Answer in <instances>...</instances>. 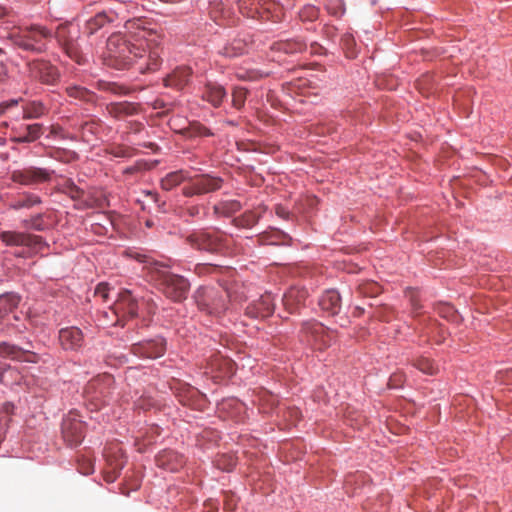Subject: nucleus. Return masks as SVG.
Returning a JSON list of instances; mask_svg holds the SVG:
<instances>
[{
    "label": "nucleus",
    "mask_w": 512,
    "mask_h": 512,
    "mask_svg": "<svg viewBox=\"0 0 512 512\" xmlns=\"http://www.w3.org/2000/svg\"><path fill=\"white\" fill-rule=\"evenodd\" d=\"M146 147L152 148L154 146L153 143H149L148 145H145Z\"/></svg>",
    "instance_id": "69168bd1"
},
{
    "label": "nucleus",
    "mask_w": 512,
    "mask_h": 512,
    "mask_svg": "<svg viewBox=\"0 0 512 512\" xmlns=\"http://www.w3.org/2000/svg\"><path fill=\"white\" fill-rule=\"evenodd\" d=\"M356 310L359 311V315L363 312V309H361L360 307H356Z\"/></svg>",
    "instance_id": "0e129e2a"
},
{
    "label": "nucleus",
    "mask_w": 512,
    "mask_h": 512,
    "mask_svg": "<svg viewBox=\"0 0 512 512\" xmlns=\"http://www.w3.org/2000/svg\"><path fill=\"white\" fill-rule=\"evenodd\" d=\"M201 207L198 205H193L187 208V213L191 217H197L200 215Z\"/></svg>",
    "instance_id": "4d7b16f0"
},
{
    "label": "nucleus",
    "mask_w": 512,
    "mask_h": 512,
    "mask_svg": "<svg viewBox=\"0 0 512 512\" xmlns=\"http://www.w3.org/2000/svg\"><path fill=\"white\" fill-rule=\"evenodd\" d=\"M4 54H5V51L2 48H0V55H4Z\"/></svg>",
    "instance_id": "338daca9"
},
{
    "label": "nucleus",
    "mask_w": 512,
    "mask_h": 512,
    "mask_svg": "<svg viewBox=\"0 0 512 512\" xmlns=\"http://www.w3.org/2000/svg\"><path fill=\"white\" fill-rule=\"evenodd\" d=\"M184 133L188 137H204L212 135L210 130L199 122L191 123L189 127L185 129Z\"/></svg>",
    "instance_id": "72a5a7b5"
},
{
    "label": "nucleus",
    "mask_w": 512,
    "mask_h": 512,
    "mask_svg": "<svg viewBox=\"0 0 512 512\" xmlns=\"http://www.w3.org/2000/svg\"><path fill=\"white\" fill-rule=\"evenodd\" d=\"M23 225L24 227H30L36 231H43L46 228L43 220V214H37L31 217L29 220H24Z\"/></svg>",
    "instance_id": "79ce46f5"
},
{
    "label": "nucleus",
    "mask_w": 512,
    "mask_h": 512,
    "mask_svg": "<svg viewBox=\"0 0 512 512\" xmlns=\"http://www.w3.org/2000/svg\"><path fill=\"white\" fill-rule=\"evenodd\" d=\"M357 291L363 296H376L380 293V286L374 281H365L358 285Z\"/></svg>",
    "instance_id": "c9c22d12"
},
{
    "label": "nucleus",
    "mask_w": 512,
    "mask_h": 512,
    "mask_svg": "<svg viewBox=\"0 0 512 512\" xmlns=\"http://www.w3.org/2000/svg\"><path fill=\"white\" fill-rule=\"evenodd\" d=\"M260 213L256 211H249L244 213L240 218H238L236 221L238 225L250 228L253 227L257 222L259 221Z\"/></svg>",
    "instance_id": "4c0bfd02"
},
{
    "label": "nucleus",
    "mask_w": 512,
    "mask_h": 512,
    "mask_svg": "<svg viewBox=\"0 0 512 512\" xmlns=\"http://www.w3.org/2000/svg\"><path fill=\"white\" fill-rule=\"evenodd\" d=\"M191 75L192 71L189 67H178L164 78V85L181 90L189 83Z\"/></svg>",
    "instance_id": "aec40b11"
},
{
    "label": "nucleus",
    "mask_w": 512,
    "mask_h": 512,
    "mask_svg": "<svg viewBox=\"0 0 512 512\" xmlns=\"http://www.w3.org/2000/svg\"><path fill=\"white\" fill-rule=\"evenodd\" d=\"M53 37L56 38L59 45L72 60L78 64L84 63V57L79 51L75 37L71 31V24L65 23L58 25L55 33H53Z\"/></svg>",
    "instance_id": "f8f14e48"
},
{
    "label": "nucleus",
    "mask_w": 512,
    "mask_h": 512,
    "mask_svg": "<svg viewBox=\"0 0 512 512\" xmlns=\"http://www.w3.org/2000/svg\"><path fill=\"white\" fill-rule=\"evenodd\" d=\"M223 185L220 177L209 174L191 176L189 182L183 187L182 193L186 197L203 195L219 190Z\"/></svg>",
    "instance_id": "9b49d317"
},
{
    "label": "nucleus",
    "mask_w": 512,
    "mask_h": 512,
    "mask_svg": "<svg viewBox=\"0 0 512 512\" xmlns=\"http://www.w3.org/2000/svg\"><path fill=\"white\" fill-rule=\"evenodd\" d=\"M226 96L225 88L217 83L206 84L202 94V98L214 107H219Z\"/></svg>",
    "instance_id": "a878e982"
},
{
    "label": "nucleus",
    "mask_w": 512,
    "mask_h": 512,
    "mask_svg": "<svg viewBox=\"0 0 512 512\" xmlns=\"http://www.w3.org/2000/svg\"><path fill=\"white\" fill-rule=\"evenodd\" d=\"M19 99H11L0 103V116H2L8 109L16 107L19 104Z\"/></svg>",
    "instance_id": "603ef678"
},
{
    "label": "nucleus",
    "mask_w": 512,
    "mask_h": 512,
    "mask_svg": "<svg viewBox=\"0 0 512 512\" xmlns=\"http://www.w3.org/2000/svg\"><path fill=\"white\" fill-rule=\"evenodd\" d=\"M132 352L144 358H158L165 353V344L162 339L145 341L132 345Z\"/></svg>",
    "instance_id": "f3484780"
},
{
    "label": "nucleus",
    "mask_w": 512,
    "mask_h": 512,
    "mask_svg": "<svg viewBox=\"0 0 512 512\" xmlns=\"http://www.w3.org/2000/svg\"><path fill=\"white\" fill-rule=\"evenodd\" d=\"M248 90L244 87H234L232 91V105L236 109H241L246 101Z\"/></svg>",
    "instance_id": "e433bc0d"
},
{
    "label": "nucleus",
    "mask_w": 512,
    "mask_h": 512,
    "mask_svg": "<svg viewBox=\"0 0 512 512\" xmlns=\"http://www.w3.org/2000/svg\"><path fill=\"white\" fill-rule=\"evenodd\" d=\"M140 305H145L148 314L155 312L156 305L151 298L145 297L137 298L130 290L124 289L119 293L118 299L111 308V314L116 317V321L112 325H121L123 320L128 318H135L138 316Z\"/></svg>",
    "instance_id": "20e7f679"
},
{
    "label": "nucleus",
    "mask_w": 512,
    "mask_h": 512,
    "mask_svg": "<svg viewBox=\"0 0 512 512\" xmlns=\"http://www.w3.org/2000/svg\"><path fill=\"white\" fill-rule=\"evenodd\" d=\"M147 194H148V195H150L154 200H156V196H157V195H156L155 193H153V192H148Z\"/></svg>",
    "instance_id": "e2e57ef3"
},
{
    "label": "nucleus",
    "mask_w": 512,
    "mask_h": 512,
    "mask_svg": "<svg viewBox=\"0 0 512 512\" xmlns=\"http://www.w3.org/2000/svg\"><path fill=\"white\" fill-rule=\"evenodd\" d=\"M185 242L193 249L211 254H223L228 249L226 235L219 229H198L189 233Z\"/></svg>",
    "instance_id": "39448f33"
},
{
    "label": "nucleus",
    "mask_w": 512,
    "mask_h": 512,
    "mask_svg": "<svg viewBox=\"0 0 512 512\" xmlns=\"http://www.w3.org/2000/svg\"><path fill=\"white\" fill-rule=\"evenodd\" d=\"M189 176L187 172L183 170L174 171L169 174H167L162 180H161V187L166 190H172L177 185L181 184L184 180L188 179Z\"/></svg>",
    "instance_id": "cd10ccee"
},
{
    "label": "nucleus",
    "mask_w": 512,
    "mask_h": 512,
    "mask_svg": "<svg viewBox=\"0 0 512 512\" xmlns=\"http://www.w3.org/2000/svg\"><path fill=\"white\" fill-rule=\"evenodd\" d=\"M104 456L107 466L109 468H113L114 470L116 469L121 471L126 463L124 453L117 443L111 444L108 448H106Z\"/></svg>",
    "instance_id": "393cba45"
},
{
    "label": "nucleus",
    "mask_w": 512,
    "mask_h": 512,
    "mask_svg": "<svg viewBox=\"0 0 512 512\" xmlns=\"http://www.w3.org/2000/svg\"><path fill=\"white\" fill-rule=\"evenodd\" d=\"M307 297L308 291L305 288L292 287L284 294L283 304L290 313H294L305 305Z\"/></svg>",
    "instance_id": "a211bd4d"
},
{
    "label": "nucleus",
    "mask_w": 512,
    "mask_h": 512,
    "mask_svg": "<svg viewBox=\"0 0 512 512\" xmlns=\"http://www.w3.org/2000/svg\"><path fill=\"white\" fill-rule=\"evenodd\" d=\"M285 53H297L306 49V43L301 40H290L280 44V48Z\"/></svg>",
    "instance_id": "ea45409f"
},
{
    "label": "nucleus",
    "mask_w": 512,
    "mask_h": 512,
    "mask_svg": "<svg viewBox=\"0 0 512 512\" xmlns=\"http://www.w3.org/2000/svg\"><path fill=\"white\" fill-rule=\"evenodd\" d=\"M41 202V198L38 195L33 193H25L21 197L13 200L9 206L13 210H20L24 208L29 209L35 205L40 204Z\"/></svg>",
    "instance_id": "bb28decb"
},
{
    "label": "nucleus",
    "mask_w": 512,
    "mask_h": 512,
    "mask_svg": "<svg viewBox=\"0 0 512 512\" xmlns=\"http://www.w3.org/2000/svg\"><path fill=\"white\" fill-rule=\"evenodd\" d=\"M7 14L5 7L0 6V18H3Z\"/></svg>",
    "instance_id": "bf43d9fd"
},
{
    "label": "nucleus",
    "mask_w": 512,
    "mask_h": 512,
    "mask_svg": "<svg viewBox=\"0 0 512 512\" xmlns=\"http://www.w3.org/2000/svg\"><path fill=\"white\" fill-rule=\"evenodd\" d=\"M240 289L238 284L225 287L223 290L206 287L198 291L196 302L201 311L219 316L226 311L229 300L241 302L247 299Z\"/></svg>",
    "instance_id": "f03ea898"
},
{
    "label": "nucleus",
    "mask_w": 512,
    "mask_h": 512,
    "mask_svg": "<svg viewBox=\"0 0 512 512\" xmlns=\"http://www.w3.org/2000/svg\"><path fill=\"white\" fill-rule=\"evenodd\" d=\"M104 316L108 318V312H104Z\"/></svg>",
    "instance_id": "774afa93"
},
{
    "label": "nucleus",
    "mask_w": 512,
    "mask_h": 512,
    "mask_svg": "<svg viewBox=\"0 0 512 512\" xmlns=\"http://www.w3.org/2000/svg\"><path fill=\"white\" fill-rule=\"evenodd\" d=\"M276 214L281 217V218H287L288 217V214L289 212L282 206H277L276 207Z\"/></svg>",
    "instance_id": "13d9d810"
},
{
    "label": "nucleus",
    "mask_w": 512,
    "mask_h": 512,
    "mask_svg": "<svg viewBox=\"0 0 512 512\" xmlns=\"http://www.w3.org/2000/svg\"><path fill=\"white\" fill-rule=\"evenodd\" d=\"M28 76L32 80L45 85H55L60 78V72L56 66L45 59H33L26 63Z\"/></svg>",
    "instance_id": "1a4fd4ad"
},
{
    "label": "nucleus",
    "mask_w": 512,
    "mask_h": 512,
    "mask_svg": "<svg viewBox=\"0 0 512 512\" xmlns=\"http://www.w3.org/2000/svg\"><path fill=\"white\" fill-rule=\"evenodd\" d=\"M219 368L221 370V377H230L235 373L234 363L230 359L219 360Z\"/></svg>",
    "instance_id": "a18cd8bd"
},
{
    "label": "nucleus",
    "mask_w": 512,
    "mask_h": 512,
    "mask_svg": "<svg viewBox=\"0 0 512 512\" xmlns=\"http://www.w3.org/2000/svg\"><path fill=\"white\" fill-rule=\"evenodd\" d=\"M66 93L69 97L78 99L85 102H90L93 99V93L89 91L88 89L77 86V85H70L66 87Z\"/></svg>",
    "instance_id": "7c9ffc66"
},
{
    "label": "nucleus",
    "mask_w": 512,
    "mask_h": 512,
    "mask_svg": "<svg viewBox=\"0 0 512 512\" xmlns=\"http://www.w3.org/2000/svg\"><path fill=\"white\" fill-rule=\"evenodd\" d=\"M418 370L423 373L433 375L438 371V367L429 358H418Z\"/></svg>",
    "instance_id": "37998d69"
},
{
    "label": "nucleus",
    "mask_w": 512,
    "mask_h": 512,
    "mask_svg": "<svg viewBox=\"0 0 512 512\" xmlns=\"http://www.w3.org/2000/svg\"><path fill=\"white\" fill-rule=\"evenodd\" d=\"M302 332L307 342L319 350L329 347L336 338L334 331L314 320L303 323Z\"/></svg>",
    "instance_id": "9d476101"
},
{
    "label": "nucleus",
    "mask_w": 512,
    "mask_h": 512,
    "mask_svg": "<svg viewBox=\"0 0 512 512\" xmlns=\"http://www.w3.org/2000/svg\"><path fill=\"white\" fill-rule=\"evenodd\" d=\"M341 46L348 58L356 57V42L352 34L345 33L341 37Z\"/></svg>",
    "instance_id": "473e14b6"
},
{
    "label": "nucleus",
    "mask_w": 512,
    "mask_h": 512,
    "mask_svg": "<svg viewBox=\"0 0 512 512\" xmlns=\"http://www.w3.org/2000/svg\"><path fill=\"white\" fill-rule=\"evenodd\" d=\"M113 17L105 12L96 14L93 18L87 21L86 28L89 34L95 33L98 29L103 27L106 23L112 22Z\"/></svg>",
    "instance_id": "c756f323"
},
{
    "label": "nucleus",
    "mask_w": 512,
    "mask_h": 512,
    "mask_svg": "<svg viewBox=\"0 0 512 512\" xmlns=\"http://www.w3.org/2000/svg\"><path fill=\"white\" fill-rule=\"evenodd\" d=\"M286 235L280 231H273L271 233H263L259 236L258 240L262 245H278Z\"/></svg>",
    "instance_id": "f704fd0d"
},
{
    "label": "nucleus",
    "mask_w": 512,
    "mask_h": 512,
    "mask_svg": "<svg viewBox=\"0 0 512 512\" xmlns=\"http://www.w3.org/2000/svg\"><path fill=\"white\" fill-rule=\"evenodd\" d=\"M62 434L70 445H77L84 438L83 425L80 421L65 419L62 424Z\"/></svg>",
    "instance_id": "412c9836"
},
{
    "label": "nucleus",
    "mask_w": 512,
    "mask_h": 512,
    "mask_svg": "<svg viewBox=\"0 0 512 512\" xmlns=\"http://www.w3.org/2000/svg\"><path fill=\"white\" fill-rule=\"evenodd\" d=\"M274 311V299L270 293L262 295L258 301L248 307V313L257 317H268Z\"/></svg>",
    "instance_id": "b1692460"
},
{
    "label": "nucleus",
    "mask_w": 512,
    "mask_h": 512,
    "mask_svg": "<svg viewBox=\"0 0 512 512\" xmlns=\"http://www.w3.org/2000/svg\"><path fill=\"white\" fill-rule=\"evenodd\" d=\"M155 280L160 291L169 299L179 302L187 297L190 284L183 276L173 274L167 270L156 272Z\"/></svg>",
    "instance_id": "423d86ee"
},
{
    "label": "nucleus",
    "mask_w": 512,
    "mask_h": 512,
    "mask_svg": "<svg viewBox=\"0 0 512 512\" xmlns=\"http://www.w3.org/2000/svg\"><path fill=\"white\" fill-rule=\"evenodd\" d=\"M120 475V470H114L113 468H109L108 466L106 467L105 471H104V479L106 482L108 483H113L114 481H116V479L118 478V476Z\"/></svg>",
    "instance_id": "8fccbe9b"
},
{
    "label": "nucleus",
    "mask_w": 512,
    "mask_h": 512,
    "mask_svg": "<svg viewBox=\"0 0 512 512\" xmlns=\"http://www.w3.org/2000/svg\"><path fill=\"white\" fill-rule=\"evenodd\" d=\"M9 77L10 72L7 64H5L4 62H0V85L6 83Z\"/></svg>",
    "instance_id": "864d4df0"
},
{
    "label": "nucleus",
    "mask_w": 512,
    "mask_h": 512,
    "mask_svg": "<svg viewBox=\"0 0 512 512\" xmlns=\"http://www.w3.org/2000/svg\"><path fill=\"white\" fill-rule=\"evenodd\" d=\"M299 15L302 20L312 21L318 17V9L314 6H307L301 10Z\"/></svg>",
    "instance_id": "de8ad7c7"
},
{
    "label": "nucleus",
    "mask_w": 512,
    "mask_h": 512,
    "mask_svg": "<svg viewBox=\"0 0 512 512\" xmlns=\"http://www.w3.org/2000/svg\"><path fill=\"white\" fill-rule=\"evenodd\" d=\"M344 13V8L340 5L339 10L334 11L333 14L335 15H342Z\"/></svg>",
    "instance_id": "052dcab7"
},
{
    "label": "nucleus",
    "mask_w": 512,
    "mask_h": 512,
    "mask_svg": "<svg viewBox=\"0 0 512 512\" xmlns=\"http://www.w3.org/2000/svg\"><path fill=\"white\" fill-rule=\"evenodd\" d=\"M135 127H136V128L134 129V131H135V132H138V131H140V129L142 128V125H141V124H135Z\"/></svg>",
    "instance_id": "680f3d73"
},
{
    "label": "nucleus",
    "mask_w": 512,
    "mask_h": 512,
    "mask_svg": "<svg viewBox=\"0 0 512 512\" xmlns=\"http://www.w3.org/2000/svg\"><path fill=\"white\" fill-rule=\"evenodd\" d=\"M108 114L117 119L122 120L127 116L134 115L138 112V105L131 102H115L106 106Z\"/></svg>",
    "instance_id": "5701e85b"
},
{
    "label": "nucleus",
    "mask_w": 512,
    "mask_h": 512,
    "mask_svg": "<svg viewBox=\"0 0 512 512\" xmlns=\"http://www.w3.org/2000/svg\"><path fill=\"white\" fill-rule=\"evenodd\" d=\"M148 168L147 164L146 163H143V162H137L135 163L134 165L130 166V167H127L125 170H124V174H135L137 172H140L142 170H146Z\"/></svg>",
    "instance_id": "3c124183"
},
{
    "label": "nucleus",
    "mask_w": 512,
    "mask_h": 512,
    "mask_svg": "<svg viewBox=\"0 0 512 512\" xmlns=\"http://www.w3.org/2000/svg\"><path fill=\"white\" fill-rule=\"evenodd\" d=\"M20 300V296L12 292L0 295V323L12 326L18 331H22L15 323L20 321V315L16 312Z\"/></svg>",
    "instance_id": "ddd939ff"
},
{
    "label": "nucleus",
    "mask_w": 512,
    "mask_h": 512,
    "mask_svg": "<svg viewBox=\"0 0 512 512\" xmlns=\"http://www.w3.org/2000/svg\"><path fill=\"white\" fill-rule=\"evenodd\" d=\"M79 471H80V473H82L84 475H89V474L93 473L94 467H93L92 462L87 460V461L83 462L82 464H80Z\"/></svg>",
    "instance_id": "5fc2aeb1"
},
{
    "label": "nucleus",
    "mask_w": 512,
    "mask_h": 512,
    "mask_svg": "<svg viewBox=\"0 0 512 512\" xmlns=\"http://www.w3.org/2000/svg\"><path fill=\"white\" fill-rule=\"evenodd\" d=\"M109 286L107 283H100L95 289V296L101 298L103 301H107L109 298Z\"/></svg>",
    "instance_id": "09e8293b"
},
{
    "label": "nucleus",
    "mask_w": 512,
    "mask_h": 512,
    "mask_svg": "<svg viewBox=\"0 0 512 512\" xmlns=\"http://www.w3.org/2000/svg\"><path fill=\"white\" fill-rule=\"evenodd\" d=\"M52 38L53 32L39 24L21 26L8 35L13 46L33 54L45 53Z\"/></svg>",
    "instance_id": "7ed1b4c3"
},
{
    "label": "nucleus",
    "mask_w": 512,
    "mask_h": 512,
    "mask_svg": "<svg viewBox=\"0 0 512 512\" xmlns=\"http://www.w3.org/2000/svg\"><path fill=\"white\" fill-rule=\"evenodd\" d=\"M320 308L330 315H336L341 309V296L335 289H328L323 292L318 302Z\"/></svg>",
    "instance_id": "6ab92c4d"
},
{
    "label": "nucleus",
    "mask_w": 512,
    "mask_h": 512,
    "mask_svg": "<svg viewBox=\"0 0 512 512\" xmlns=\"http://www.w3.org/2000/svg\"><path fill=\"white\" fill-rule=\"evenodd\" d=\"M241 209V204L237 200L222 201L214 205V214L217 216L228 217Z\"/></svg>",
    "instance_id": "c85d7f7f"
},
{
    "label": "nucleus",
    "mask_w": 512,
    "mask_h": 512,
    "mask_svg": "<svg viewBox=\"0 0 512 512\" xmlns=\"http://www.w3.org/2000/svg\"><path fill=\"white\" fill-rule=\"evenodd\" d=\"M113 383L114 379L110 374H103L92 379L87 384L85 394L95 409H100L102 405L110 400Z\"/></svg>",
    "instance_id": "0eeeda50"
},
{
    "label": "nucleus",
    "mask_w": 512,
    "mask_h": 512,
    "mask_svg": "<svg viewBox=\"0 0 512 512\" xmlns=\"http://www.w3.org/2000/svg\"><path fill=\"white\" fill-rule=\"evenodd\" d=\"M46 113V108L41 102H30L23 108L24 119H37Z\"/></svg>",
    "instance_id": "2f4dec72"
},
{
    "label": "nucleus",
    "mask_w": 512,
    "mask_h": 512,
    "mask_svg": "<svg viewBox=\"0 0 512 512\" xmlns=\"http://www.w3.org/2000/svg\"><path fill=\"white\" fill-rule=\"evenodd\" d=\"M136 150L125 145H117L110 149V154L118 158H129L135 155Z\"/></svg>",
    "instance_id": "a19ab883"
},
{
    "label": "nucleus",
    "mask_w": 512,
    "mask_h": 512,
    "mask_svg": "<svg viewBox=\"0 0 512 512\" xmlns=\"http://www.w3.org/2000/svg\"><path fill=\"white\" fill-rule=\"evenodd\" d=\"M100 89L112 94L122 95L127 94L128 89L120 84L114 82H103L100 83Z\"/></svg>",
    "instance_id": "c03bdc74"
},
{
    "label": "nucleus",
    "mask_w": 512,
    "mask_h": 512,
    "mask_svg": "<svg viewBox=\"0 0 512 512\" xmlns=\"http://www.w3.org/2000/svg\"><path fill=\"white\" fill-rule=\"evenodd\" d=\"M65 192L74 200L83 196V190L77 187L72 181H68L64 186Z\"/></svg>",
    "instance_id": "49530a36"
},
{
    "label": "nucleus",
    "mask_w": 512,
    "mask_h": 512,
    "mask_svg": "<svg viewBox=\"0 0 512 512\" xmlns=\"http://www.w3.org/2000/svg\"><path fill=\"white\" fill-rule=\"evenodd\" d=\"M246 44L242 40H234L230 45L226 46L223 54L227 57H235L245 51Z\"/></svg>",
    "instance_id": "58836bf2"
},
{
    "label": "nucleus",
    "mask_w": 512,
    "mask_h": 512,
    "mask_svg": "<svg viewBox=\"0 0 512 512\" xmlns=\"http://www.w3.org/2000/svg\"><path fill=\"white\" fill-rule=\"evenodd\" d=\"M43 134V125L39 123L25 125L18 129V134L11 138L15 143H31Z\"/></svg>",
    "instance_id": "4be33fe9"
},
{
    "label": "nucleus",
    "mask_w": 512,
    "mask_h": 512,
    "mask_svg": "<svg viewBox=\"0 0 512 512\" xmlns=\"http://www.w3.org/2000/svg\"><path fill=\"white\" fill-rule=\"evenodd\" d=\"M215 266L211 265V264H202V265H198L196 266V271L198 274H204V273H209L211 272L212 270H215Z\"/></svg>",
    "instance_id": "6e6d98bb"
},
{
    "label": "nucleus",
    "mask_w": 512,
    "mask_h": 512,
    "mask_svg": "<svg viewBox=\"0 0 512 512\" xmlns=\"http://www.w3.org/2000/svg\"><path fill=\"white\" fill-rule=\"evenodd\" d=\"M59 343L64 350L77 351L84 343V335L78 327H66L59 331Z\"/></svg>",
    "instance_id": "dca6fc26"
},
{
    "label": "nucleus",
    "mask_w": 512,
    "mask_h": 512,
    "mask_svg": "<svg viewBox=\"0 0 512 512\" xmlns=\"http://www.w3.org/2000/svg\"><path fill=\"white\" fill-rule=\"evenodd\" d=\"M54 170L36 166H26L13 170L10 179L23 186H37L52 180Z\"/></svg>",
    "instance_id": "6e6552de"
},
{
    "label": "nucleus",
    "mask_w": 512,
    "mask_h": 512,
    "mask_svg": "<svg viewBox=\"0 0 512 512\" xmlns=\"http://www.w3.org/2000/svg\"><path fill=\"white\" fill-rule=\"evenodd\" d=\"M0 240L7 246H26L37 251L47 246L41 236L17 231H2Z\"/></svg>",
    "instance_id": "4468645a"
},
{
    "label": "nucleus",
    "mask_w": 512,
    "mask_h": 512,
    "mask_svg": "<svg viewBox=\"0 0 512 512\" xmlns=\"http://www.w3.org/2000/svg\"><path fill=\"white\" fill-rule=\"evenodd\" d=\"M140 20L129 22L128 36L112 34L103 54L106 65L116 69L134 68L141 74L157 71L162 63L160 36L140 27Z\"/></svg>",
    "instance_id": "f257e3e1"
},
{
    "label": "nucleus",
    "mask_w": 512,
    "mask_h": 512,
    "mask_svg": "<svg viewBox=\"0 0 512 512\" xmlns=\"http://www.w3.org/2000/svg\"><path fill=\"white\" fill-rule=\"evenodd\" d=\"M34 348L32 342H27V347H19L8 342H0V357L9 358L11 360L37 363L40 357L32 351Z\"/></svg>",
    "instance_id": "2eb2a0df"
}]
</instances>
